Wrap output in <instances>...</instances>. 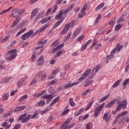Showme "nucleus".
Returning <instances> with one entry per match:
<instances>
[{
	"label": "nucleus",
	"instance_id": "680f3d73",
	"mask_svg": "<svg viewBox=\"0 0 129 129\" xmlns=\"http://www.w3.org/2000/svg\"><path fill=\"white\" fill-rule=\"evenodd\" d=\"M69 113V109H67L64 111H63L61 114V115H66L67 113Z\"/></svg>",
	"mask_w": 129,
	"mask_h": 129
},
{
	"label": "nucleus",
	"instance_id": "7c9ffc66",
	"mask_svg": "<svg viewBox=\"0 0 129 129\" xmlns=\"http://www.w3.org/2000/svg\"><path fill=\"white\" fill-rule=\"evenodd\" d=\"M84 111V108H81L80 110H78L77 112L75 113V116H78V115H80L82 112Z\"/></svg>",
	"mask_w": 129,
	"mask_h": 129
},
{
	"label": "nucleus",
	"instance_id": "58836bf2",
	"mask_svg": "<svg viewBox=\"0 0 129 129\" xmlns=\"http://www.w3.org/2000/svg\"><path fill=\"white\" fill-rule=\"evenodd\" d=\"M10 37H11V35H8L7 36H6L5 38L1 39L0 41L1 43H5V42H7V41H8L10 38Z\"/></svg>",
	"mask_w": 129,
	"mask_h": 129
},
{
	"label": "nucleus",
	"instance_id": "9b49d317",
	"mask_svg": "<svg viewBox=\"0 0 129 129\" xmlns=\"http://www.w3.org/2000/svg\"><path fill=\"white\" fill-rule=\"evenodd\" d=\"M60 71V69H56L53 70L51 73V75L48 77V79H54L56 77V75L58 74V72Z\"/></svg>",
	"mask_w": 129,
	"mask_h": 129
},
{
	"label": "nucleus",
	"instance_id": "f257e3e1",
	"mask_svg": "<svg viewBox=\"0 0 129 129\" xmlns=\"http://www.w3.org/2000/svg\"><path fill=\"white\" fill-rule=\"evenodd\" d=\"M91 71L90 69H87L83 74V75L78 80V82H74L72 84L69 83L66 85L64 87V89H67V88H70V87H73V86H75V85H77L80 83V82H82L83 80L85 79L90 74V72Z\"/></svg>",
	"mask_w": 129,
	"mask_h": 129
},
{
	"label": "nucleus",
	"instance_id": "0e129e2a",
	"mask_svg": "<svg viewBox=\"0 0 129 129\" xmlns=\"http://www.w3.org/2000/svg\"><path fill=\"white\" fill-rule=\"evenodd\" d=\"M120 25H117L115 27V32H117L118 31H119V30H120Z\"/></svg>",
	"mask_w": 129,
	"mask_h": 129
},
{
	"label": "nucleus",
	"instance_id": "cd10ccee",
	"mask_svg": "<svg viewBox=\"0 0 129 129\" xmlns=\"http://www.w3.org/2000/svg\"><path fill=\"white\" fill-rule=\"evenodd\" d=\"M109 97V94H108L102 97L99 101V103H101L102 102H103V101H105V100H106Z\"/></svg>",
	"mask_w": 129,
	"mask_h": 129
},
{
	"label": "nucleus",
	"instance_id": "6e6d98bb",
	"mask_svg": "<svg viewBox=\"0 0 129 129\" xmlns=\"http://www.w3.org/2000/svg\"><path fill=\"white\" fill-rule=\"evenodd\" d=\"M23 82H24V81H23V80L18 81V82H17V86L18 87H21V86H22V85H23Z\"/></svg>",
	"mask_w": 129,
	"mask_h": 129
},
{
	"label": "nucleus",
	"instance_id": "f8f14e48",
	"mask_svg": "<svg viewBox=\"0 0 129 129\" xmlns=\"http://www.w3.org/2000/svg\"><path fill=\"white\" fill-rule=\"evenodd\" d=\"M45 63V58L43 55L40 56L37 59V65L41 66Z\"/></svg>",
	"mask_w": 129,
	"mask_h": 129
},
{
	"label": "nucleus",
	"instance_id": "4be33fe9",
	"mask_svg": "<svg viewBox=\"0 0 129 129\" xmlns=\"http://www.w3.org/2000/svg\"><path fill=\"white\" fill-rule=\"evenodd\" d=\"M20 21H21V19L20 18H17L13 22V24L11 25V28H14L20 23Z\"/></svg>",
	"mask_w": 129,
	"mask_h": 129
},
{
	"label": "nucleus",
	"instance_id": "473e14b6",
	"mask_svg": "<svg viewBox=\"0 0 129 129\" xmlns=\"http://www.w3.org/2000/svg\"><path fill=\"white\" fill-rule=\"evenodd\" d=\"M8 99H9V93H5L2 96V100H3V101H6Z\"/></svg>",
	"mask_w": 129,
	"mask_h": 129
},
{
	"label": "nucleus",
	"instance_id": "bb28decb",
	"mask_svg": "<svg viewBox=\"0 0 129 129\" xmlns=\"http://www.w3.org/2000/svg\"><path fill=\"white\" fill-rule=\"evenodd\" d=\"M39 9L38 8H36L35 9L33 10L31 13V19H33L34 17L36 16L37 15V13H38Z\"/></svg>",
	"mask_w": 129,
	"mask_h": 129
},
{
	"label": "nucleus",
	"instance_id": "aec40b11",
	"mask_svg": "<svg viewBox=\"0 0 129 129\" xmlns=\"http://www.w3.org/2000/svg\"><path fill=\"white\" fill-rule=\"evenodd\" d=\"M74 7V4L71 5L69 7L66 9L65 10L63 11V13L64 15H66L67 13H69V12H70L71 10H72V9H73Z\"/></svg>",
	"mask_w": 129,
	"mask_h": 129
},
{
	"label": "nucleus",
	"instance_id": "052dcab7",
	"mask_svg": "<svg viewBox=\"0 0 129 129\" xmlns=\"http://www.w3.org/2000/svg\"><path fill=\"white\" fill-rule=\"evenodd\" d=\"M47 77V74L44 73L43 75L41 76V80L44 81L45 79H46V78Z\"/></svg>",
	"mask_w": 129,
	"mask_h": 129
},
{
	"label": "nucleus",
	"instance_id": "412c9836",
	"mask_svg": "<svg viewBox=\"0 0 129 129\" xmlns=\"http://www.w3.org/2000/svg\"><path fill=\"white\" fill-rule=\"evenodd\" d=\"M127 113H128L127 111H125L123 112L120 113L116 116V119H118V118H119V117H121V116L126 115V114H127Z\"/></svg>",
	"mask_w": 129,
	"mask_h": 129
},
{
	"label": "nucleus",
	"instance_id": "393cba45",
	"mask_svg": "<svg viewBox=\"0 0 129 129\" xmlns=\"http://www.w3.org/2000/svg\"><path fill=\"white\" fill-rule=\"evenodd\" d=\"M64 18H62L60 20H58L53 26L54 28H57L58 26H60L61 25V23H63V21H64Z\"/></svg>",
	"mask_w": 129,
	"mask_h": 129
},
{
	"label": "nucleus",
	"instance_id": "f3484780",
	"mask_svg": "<svg viewBox=\"0 0 129 129\" xmlns=\"http://www.w3.org/2000/svg\"><path fill=\"white\" fill-rule=\"evenodd\" d=\"M115 100H113L111 101H110L109 103L107 104L105 107L106 108H109L110 107H112V106H113V105H114V104H115Z\"/></svg>",
	"mask_w": 129,
	"mask_h": 129
},
{
	"label": "nucleus",
	"instance_id": "f03ea898",
	"mask_svg": "<svg viewBox=\"0 0 129 129\" xmlns=\"http://www.w3.org/2000/svg\"><path fill=\"white\" fill-rule=\"evenodd\" d=\"M24 13H25L24 10L14 9L12 11V16L13 18H20Z\"/></svg>",
	"mask_w": 129,
	"mask_h": 129
},
{
	"label": "nucleus",
	"instance_id": "37998d69",
	"mask_svg": "<svg viewBox=\"0 0 129 129\" xmlns=\"http://www.w3.org/2000/svg\"><path fill=\"white\" fill-rule=\"evenodd\" d=\"M69 102L71 106H75L76 105V104H75V102L73 101V99L72 98H71L69 99Z\"/></svg>",
	"mask_w": 129,
	"mask_h": 129
},
{
	"label": "nucleus",
	"instance_id": "c85d7f7f",
	"mask_svg": "<svg viewBox=\"0 0 129 129\" xmlns=\"http://www.w3.org/2000/svg\"><path fill=\"white\" fill-rule=\"evenodd\" d=\"M100 69V66L99 64L97 65L96 68H94L92 70V72H94V73H96Z\"/></svg>",
	"mask_w": 129,
	"mask_h": 129
},
{
	"label": "nucleus",
	"instance_id": "2f4dec72",
	"mask_svg": "<svg viewBox=\"0 0 129 129\" xmlns=\"http://www.w3.org/2000/svg\"><path fill=\"white\" fill-rule=\"evenodd\" d=\"M25 108H26V106H18L15 109V111L16 112L20 111V110H22V109H25Z\"/></svg>",
	"mask_w": 129,
	"mask_h": 129
},
{
	"label": "nucleus",
	"instance_id": "49530a36",
	"mask_svg": "<svg viewBox=\"0 0 129 129\" xmlns=\"http://www.w3.org/2000/svg\"><path fill=\"white\" fill-rule=\"evenodd\" d=\"M93 127V125L91 123H88L86 126V129H92Z\"/></svg>",
	"mask_w": 129,
	"mask_h": 129
},
{
	"label": "nucleus",
	"instance_id": "a211bd4d",
	"mask_svg": "<svg viewBox=\"0 0 129 129\" xmlns=\"http://www.w3.org/2000/svg\"><path fill=\"white\" fill-rule=\"evenodd\" d=\"M44 14H45V12L41 11L39 14H38L36 16V18L34 19V22H37L39 19H41L44 16Z\"/></svg>",
	"mask_w": 129,
	"mask_h": 129
},
{
	"label": "nucleus",
	"instance_id": "a878e982",
	"mask_svg": "<svg viewBox=\"0 0 129 129\" xmlns=\"http://www.w3.org/2000/svg\"><path fill=\"white\" fill-rule=\"evenodd\" d=\"M63 47H64V43H61V44L56 46V48L53 49L52 53H55L56 51H58V50H60V49H61V48H63Z\"/></svg>",
	"mask_w": 129,
	"mask_h": 129
},
{
	"label": "nucleus",
	"instance_id": "423d86ee",
	"mask_svg": "<svg viewBox=\"0 0 129 129\" xmlns=\"http://www.w3.org/2000/svg\"><path fill=\"white\" fill-rule=\"evenodd\" d=\"M105 104V103H103L96 108L94 114L95 117H97V116H98L99 113H100V111H101V110H102L103 109V107H104Z\"/></svg>",
	"mask_w": 129,
	"mask_h": 129
},
{
	"label": "nucleus",
	"instance_id": "79ce46f5",
	"mask_svg": "<svg viewBox=\"0 0 129 129\" xmlns=\"http://www.w3.org/2000/svg\"><path fill=\"white\" fill-rule=\"evenodd\" d=\"M10 115H11V112H8V113H5L2 114V116L4 118H8V117H10Z\"/></svg>",
	"mask_w": 129,
	"mask_h": 129
},
{
	"label": "nucleus",
	"instance_id": "0eeeda50",
	"mask_svg": "<svg viewBox=\"0 0 129 129\" xmlns=\"http://www.w3.org/2000/svg\"><path fill=\"white\" fill-rule=\"evenodd\" d=\"M26 115H27L26 114H22L19 118L18 121H20L21 120V122H22V123H25V122H27V121H28V120L30 119V118L31 117V115H28L27 116H26Z\"/></svg>",
	"mask_w": 129,
	"mask_h": 129
},
{
	"label": "nucleus",
	"instance_id": "4c0bfd02",
	"mask_svg": "<svg viewBox=\"0 0 129 129\" xmlns=\"http://www.w3.org/2000/svg\"><path fill=\"white\" fill-rule=\"evenodd\" d=\"M64 52L65 51H64L63 50L58 51V52H56V53L54 55V57L55 58H57V57H59V56H60V55H61V54H64Z\"/></svg>",
	"mask_w": 129,
	"mask_h": 129
},
{
	"label": "nucleus",
	"instance_id": "f704fd0d",
	"mask_svg": "<svg viewBox=\"0 0 129 129\" xmlns=\"http://www.w3.org/2000/svg\"><path fill=\"white\" fill-rule=\"evenodd\" d=\"M25 31H27V28H24L22 29H21L19 32H18L16 34V37H19L21 34L22 33H24V32H25Z\"/></svg>",
	"mask_w": 129,
	"mask_h": 129
},
{
	"label": "nucleus",
	"instance_id": "6ab92c4d",
	"mask_svg": "<svg viewBox=\"0 0 129 129\" xmlns=\"http://www.w3.org/2000/svg\"><path fill=\"white\" fill-rule=\"evenodd\" d=\"M42 99H53L54 98V96L52 94L50 95H44L41 97Z\"/></svg>",
	"mask_w": 129,
	"mask_h": 129
},
{
	"label": "nucleus",
	"instance_id": "39448f33",
	"mask_svg": "<svg viewBox=\"0 0 129 129\" xmlns=\"http://www.w3.org/2000/svg\"><path fill=\"white\" fill-rule=\"evenodd\" d=\"M122 49V46L118 45L115 48H114L112 51L111 52V54L107 56V59H110V58H112L113 57V54L115 52L118 53Z\"/></svg>",
	"mask_w": 129,
	"mask_h": 129
},
{
	"label": "nucleus",
	"instance_id": "603ef678",
	"mask_svg": "<svg viewBox=\"0 0 129 129\" xmlns=\"http://www.w3.org/2000/svg\"><path fill=\"white\" fill-rule=\"evenodd\" d=\"M103 7H104V3H101L98 7H97V8H96V11H98V10L102 9Z\"/></svg>",
	"mask_w": 129,
	"mask_h": 129
},
{
	"label": "nucleus",
	"instance_id": "69168bd1",
	"mask_svg": "<svg viewBox=\"0 0 129 129\" xmlns=\"http://www.w3.org/2000/svg\"><path fill=\"white\" fill-rule=\"evenodd\" d=\"M87 48V45L85 44L84 45H82L81 48V51H83Z\"/></svg>",
	"mask_w": 129,
	"mask_h": 129
},
{
	"label": "nucleus",
	"instance_id": "3c124183",
	"mask_svg": "<svg viewBox=\"0 0 129 129\" xmlns=\"http://www.w3.org/2000/svg\"><path fill=\"white\" fill-rule=\"evenodd\" d=\"M45 101H41L36 105V106H44L45 105Z\"/></svg>",
	"mask_w": 129,
	"mask_h": 129
},
{
	"label": "nucleus",
	"instance_id": "1a4fd4ad",
	"mask_svg": "<svg viewBox=\"0 0 129 129\" xmlns=\"http://www.w3.org/2000/svg\"><path fill=\"white\" fill-rule=\"evenodd\" d=\"M86 9H87V5L85 4L83 6V7L81 10V14H80L78 15V18H79L80 19H81V18H83L84 16H85V14H86L85 13V11H86Z\"/></svg>",
	"mask_w": 129,
	"mask_h": 129
},
{
	"label": "nucleus",
	"instance_id": "a18cd8bd",
	"mask_svg": "<svg viewBox=\"0 0 129 129\" xmlns=\"http://www.w3.org/2000/svg\"><path fill=\"white\" fill-rule=\"evenodd\" d=\"M71 37V32H69V33H68L67 36L65 37L64 39V42H66V41H68V40H70Z\"/></svg>",
	"mask_w": 129,
	"mask_h": 129
},
{
	"label": "nucleus",
	"instance_id": "2eb2a0df",
	"mask_svg": "<svg viewBox=\"0 0 129 129\" xmlns=\"http://www.w3.org/2000/svg\"><path fill=\"white\" fill-rule=\"evenodd\" d=\"M13 80V77H9L8 78H5L2 79L1 81V83H4L5 84H8V83H10V81Z\"/></svg>",
	"mask_w": 129,
	"mask_h": 129
},
{
	"label": "nucleus",
	"instance_id": "ea45409f",
	"mask_svg": "<svg viewBox=\"0 0 129 129\" xmlns=\"http://www.w3.org/2000/svg\"><path fill=\"white\" fill-rule=\"evenodd\" d=\"M13 9V7H10L8 9L3 11L1 13H0V15H3V14H6V13H8V12H10L11 10Z\"/></svg>",
	"mask_w": 129,
	"mask_h": 129
},
{
	"label": "nucleus",
	"instance_id": "72a5a7b5",
	"mask_svg": "<svg viewBox=\"0 0 129 129\" xmlns=\"http://www.w3.org/2000/svg\"><path fill=\"white\" fill-rule=\"evenodd\" d=\"M75 24V22H74V20H72L70 23H68L66 26H68V28H73V27Z\"/></svg>",
	"mask_w": 129,
	"mask_h": 129
},
{
	"label": "nucleus",
	"instance_id": "5701e85b",
	"mask_svg": "<svg viewBox=\"0 0 129 129\" xmlns=\"http://www.w3.org/2000/svg\"><path fill=\"white\" fill-rule=\"evenodd\" d=\"M122 108H126V106H127V101L126 100H123L120 104Z\"/></svg>",
	"mask_w": 129,
	"mask_h": 129
},
{
	"label": "nucleus",
	"instance_id": "6e6552de",
	"mask_svg": "<svg viewBox=\"0 0 129 129\" xmlns=\"http://www.w3.org/2000/svg\"><path fill=\"white\" fill-rule=\"evenodd\" d=\"M34 34V30H30L28 32L25 33L22 36L21 39L25 41V40H27L30 37V36H32Z\"/></svg>",
	"mask_w": 129,
	"mask_h": 129
},
{
	"label": "nucleus",
	"instance_id": "4d7b16f0",
	"mask_svg": "<svg viewBox=\"0 0 129 129\" xmlns=\"http://www.w3.org/2000/svg\"><path fill=\"white\" fill-rule=\"evenodd\" d=\"M100 18H101V15L100 14L98 15V16L96 18V21H95V25H96L98 23V21L100 19Z\"/></svg>",
	"mask_w": 129,
	"mask_h": 129
},
{
	"label": "nucleus",
	"instance_id": "ddd939ff",
	"mask_svg": "<svg viewBox=\"0 0 129 129\" xmlns=\"http://www.w3.org/2000/svg\"><path fill=\"white\" fill-rule=\"evenodd\" d=\"M111 117V116H110L109 113L108 112H106L104 114L103 119V120H105L106 122H108L110 120Z\"/></svg>",
	"mask_w": 129,
	"mask_h": 129
},
{
	"label": "nucleus",
	"instance_id": "5fc2aeb1",
	"mask_svg": "<svg viewBox=\"0 0 129 129\" xmlns=\"http://www.w3.org/2000/svg\"><path fill=\"white\" fill-rule=\"evenodd\" d=\"M57 45H59V41L58 40H55L51 45V47H56Z\"/></svg>",
	"mask_w": 129,
	"mask_h": 129
},
{
	"label": "nucleus",
	"instance_id": "a19ab883",
	"mask_svg": "<svg viewBox=\"0 0 129 129\" xmlns=\"http://www.w3.org/2000/svg\"><path fill=\"white\" fill-rule=\"evenodd\" d=\"M47 40H45L44 41H40L38 43V45L39 46H44V45H46V44L47 43Z\"/></svg>",
	"mask_w": 129,
	"mask_h": 129
},
{
	"label": "nucleus",
	"instance_id": "4468645a",
	"mask_svg": "<svg viewBox=\"0 0 129 129\" xmlns=\"http://www.w3.org/2000/svg\"><path fill=\"white\" fill-rule=\"evenodd\" d=\"M81 32V29L80 28L76 29L73 32V35L72 36V38H73V39H74V38H76V37H77V36H78V35L80 34Z\"/></svg>",
	"mask_w": 129,
	"mask_h": 129
},
{
	"label": "nucleus",
	"instance_id": "13d9d810",
	"mask_svg": "<svg viewBox=\"0 0 129 129\" xmlns=\"http://www.w3.org/2000/svg\"><path fill=\"white\" fill-rule=\"evenodd\" d=\"M89 91H90V89H88V90H86V91L83 92L82 93V96H86V95H87V93H88Z\"/></svg>",
	"mask_w": 129,
	"mask_h": 129
},
{
	"label": "nucleus",
	"instance_id": "8fccbe9b",
	"mask_svg": "<svg viewBox=\"0 0 129 129\" xmlns=\"http://www.w3.org/2000/svg\"><path fill=\"white\" fill-rule=\"evenodd\" d=\"M25 24L26 22L25 21H23L22 22L19 23V24L18 25L19 28H20V29H22V28H24V27H25Z\"/></svg>",
	"mask_w": 129,
	"mask_h": 129
},
{
	"label": "nucleus",
	"instance_id": "09e8293b",
	"mask_svg": "<svg viewBox=\"0 0 129 129\" xmlns=\"http://www.w3.org/2000/svg\"><path fill=\"white\" fill-rule=\"evenodd\" d=\"M27 98H28V95H25L19 99V101H23V100H25V99H27Z\"/></svg>",
	"mask_w": 129,
	"mask_h": 129
},
{
	"label": "nucleus",
	"instance_id": "e433bc0d",
	"mask_svg": "<svg viewBox=\"0 0 129 129\" xmlns=\"http://www.w3.org/2000/svg\"><path fill=\"white\" fill-rule=\"evenodd\" d=\"M68 31H69V28H68V26L67 25H65L64 28H63V29L62 30V31L61 32V34H66V33H67V32H68Z\"/></svg>",
	"mask_w": 129,
	"mask_h": 129
},
{
	"label": "nucleus",
	"instance_id": "338daca9",
	"mask_svg": "<svg viewBox=\"0 0 129 129\" xmlns=\"http://www.w3.org/2000/svg\"><path fill=\"white\" fill-rule=\"evenodd\" d=\"M55 84H56V80H53L52 81H51L50 82L48 83L49 85H54Z\"/></svg>",
	"mask_w": 129,
	"mask_h": 129
},
{
	"label": "nucleus",
	"instance_id": "bf43d9fd",
	"mask_svg": "<svg viewBox=\"0 0 129 129\" xmlns=\"http://www.w3.org/2000/svg\"><path fill=\"white\" fill-rule=\"evenodd\" d=\"M49 110V108H46V109L44 110L41 112V115H43V114H45V113H46V112H48Z\"/></svg>",
	"mask_w": 129,
	"mask_h": 129
},
{
	"label": "nucleus",
	"instance_id": "c9c22d12",
	"mask_svg": "<svg viewBox=\"0 0 129 129\" xmlns=\"http://www.w3.org/2000/svg\"><path fill=\"white\" fill-rule=\"evenodd\" d=\"M25 31H27V28H24L22 29H21L19 32H18L16 34V37H19L21 34L22 33H24V32H25Z\"/></svg>",
	"mask_w": 129,
	"mask_h": 129
},
{
	"label": "nucleus",
	"instance_id": "e2e57ef3",
	"mask_svg": "<svg viewBox=\"0 0 129 129\" xmlns=\"http://www.w3.org/2000/svg\"><path fill=\"white\" fill-rule=\"evenodd\" d=\"M95 74V73L94 72H92L90 74V75H89V76L88 77V79H92V78H93V77H94V75Z\"/></svg>",
	"mask_w": 129,
	"mask_h": 129
},
{
	"label": "nucleus",
	"instance_id": "9d476101",
	"mask_svg": "<svg viewBox=\"0 0 129 129\" xmlns=\"http://www.w3.org/2000/svg\"><path fill=\"white\" fill-rule=\"evenodd\" d=\"M48 27H49L48 24H45L39 30H36V32H35L34 33V34L37 35V34H40V33H42V32H44V31H45V30H46V29H47V28H48Z\"/></svg>",
	"mask_w": 129,
	"mask_h": 129
},
{
	"label": "nucleus",
	"instance_id": "de8ad7c7",
	"mask_svg": "<svg viewBox=\"0 0 129 129\" xmlns=\"http://www.w3.org/2000/svg\"><path fill=\"white\" fill-rule=\"evenodd\" d=\"M128 82H129L128 78L126 79L123 82L122 85H123V86H125V87H126V85H127V84H128Z\"/></svg>",
	"mask_w": 129,
	"mask_h": 129
},
{
	"label": "nucleus",
	"instance_id": "7ed1b4c3",
	"mask_svg": "<svg viewBox=\"0 0 129 129\" xmlns=\"http://www.w3.org/2000/svg\"><path fill=\"white\" fill-rule=\"evenodd\" d=\"M72 120V118L70 117L68 119H67L65 122L60 126V129H70L72 128L73 126H74V125H70L68 126L69 123H70V121Z\"/></svg>",
	"mask_w": 129,
	"mask_h": 129
},
{
	"label": "nucleus",
	"instance_id": "c756f323",
	"mask_svg": "<svg viewBox=\"0 0 129 129\" xmlns=\"http://www.w3.org/2000/svg\"><path fill=\"white\" fill-rule=\"evenodd\" d=\"M121 82V80H118L116 81L114 84L112 86V88H115V87H117L119 84Z\"/></svg>",
	"mask_w": 129,
	"mask_h": 129
},
{
	"label": "nucleus",
	"instance_id": "b1692460",
	"mask_svg": "<svg viewBox=\"0 0 129 129\" xmlns=\"http://www.w3.org/2000/svg\"><path fill=\"white\" fill-rule=\"evenodd\" d=\"M63 10L60 11L59 14L55 17V20H59V19H61V18H62V16H63Z\"/></svg>",
	"mask_w": 129,
	"mask_h": 129
},
{
	"label": "nucleus",
	"instance_id": "c03bdc74",
	"mask_svg": "<svg viewBox=\"0 0 129 129\" xmlns=\"http://www.w3.org/2000/svg\"><path fill=\"white\" fill-rule=\"evenodd\" d=\"M93 102H94V101H92L91 102H90L88 103V104L87 105V107L85 109L86 111L88 110V109H89V108H90V107H91V105H92V104H93Z\"/></svg>",
	"mask_w": 129,
	"mask_h": 129
},
{
	"label": "nucleus",
	"instance_id": "774afa93",
	"mask_svg": "<svg viewBox=\"0 0 129 129\" xmlns=\"http://www.w3.org/2000/svg\"><path fill=\"white\" fill-rule=\"evenodd\" d=\"M84 39V35H81L78 37L77 41H82Z\"/></svg>",
	"mask_w": 129,
	"mask_h": 129
},
{
	"label": "nucleus",
	"instance_id": "864d4df0",
	"mask_svg": "<svg viewBox=\"0 0 129 129\" xmlns=\"http://www.w3.org/2000/svg\"><path fill=\"white\" fill-rule=\"evenodd\" d=\"M29 115H30V119H33L34 118H37V117H38V114L37 113H35L33 115H32V114H29Z\"/></svg>",
	"mask_w": 129,
	"mask_h": 129
},
{
	"label": "nucleus",
	"instance_id": "dca6fc26",
	"mask_svg": "<svg viewBox=\"0 0 129 129\" xmlns=\"http://www.w3.org/2000/svg\"><path fill=\"white\" fill-rule=\"evenodd\" d=\"M60 99V97L58 96L56 98H55L50 103V106H53L54 104H56L58 101H59V100Z\"/></svg>",
	"mask_w": 129,
	"mask_h": 129
},
{
	"label": "nucleus",
	"instance_id": "20e7f679",
	"mask_svg": "<svg viewBox=\"0 0 129 129\" xmlns=\"http://www.w3.org/2000/svg\"><path fill=\"white\" fill-rule=\"evenodd\" d=\"M8 53L9 55H11L10 57L7 58L8 61H13L17 57V49H12L9 51Z\"/></svg>",
	"mask_w": 129,
	"mask_h": 129
}]
</instances>
